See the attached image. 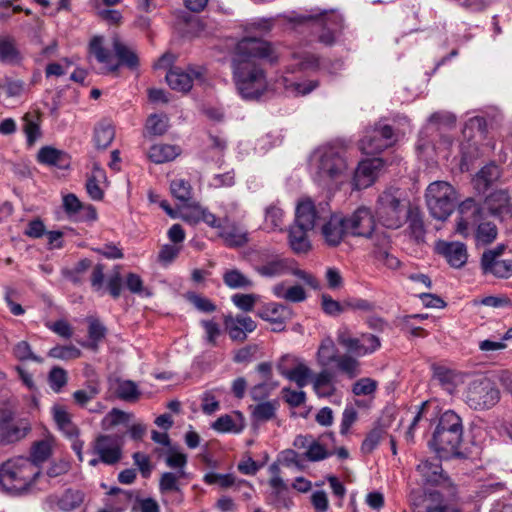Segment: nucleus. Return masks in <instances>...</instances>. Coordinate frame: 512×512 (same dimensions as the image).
Here are the masks:
<instances>
[{
    "label": "nucleus",
    "instance_id": "f257e3e1",
    "mask_svg": "<svg viewBox=\"0 0 512 512\" xmlns=\"http://www.w3.org/2000/svg\"><path fill=\"white\" fill-rule=\"evenodd\" d=\"M278 61L270 43L258 38H244L236 47L233 58V78L239 94L245 99L260 97L267 88L264 70L258 60Z\"/></svg>",
    "mask_w": 512,
    "mask_h": 512
},
{
    "label": "nucleus",
    "instance_id": "f03ea898",
    "mask_svg": "<svg viewBox=\"0 0 512 512\" xmlns=\"http://www.w3.org/2000/svg\"><path fill=\"white\" fill-rule=\"evenodd\" d=\"M455 232L464 238L474 237L477 246L488 245L497 237L496 226L489 221H482V209L472 198L459 205Z\"/></svg>",
    "mask_w": 512,
    "mask_h": 512
},
{
    "label": "nucleus",
    "instance_id": "7ed1b4c3",
    "mask_svg": "<svg viewBox=\"0 0 512 512\" xmlns=\"http://www.w3.org/2000/svg\"><path fill=\"white\" fill-rule=\"evenodd\" d=\"M463 440V426L461 418L453 411H445L439 418L429 446L439 458L460 455V446Z\"/></svg>",
    "mask_w": 512,
    "mask_h": 512
},
{
    "label": "nucleus",
    "instance_id": "20e7f679",
    "mask_svg": "<svg viewBox=\"0 0 512 512\" xmlns=\"http://www.w3.org/2000/svg\"><path fill=\"white\" fill-rule=\"evenodd\" d=\"M312 169L314 180L320 185L328 186L346 175L348 165L339 148L326 145L314 152Z\"/></svg>",
    "mask_w": 512,
    "mask_h": 512
},
{
    "label": "nucleus",
    "instance_id": "39448f33",
    "mask_svg": "<svg viewBox=\"0 0 512 512\" xmlns=\"http://www.w3.org/2000/svg\"><path fill=\"white\" fill-rule=\"evenodd\" d=\"M39 474V467L30 459H10L0 467V485L8 492L21 493L28 489Z\"/></svg>",
    "mask_w": 512,
    "mask_h": 512
},
{
    "label": "nucleus",
    "instance_id": "423d86ee",
    "mask_svg": "<svg viewBox=\"0 0 512 512\" xmlns=\"http://www.w3.org/2000/svg\"><path fill=\"white\" fill-rule=\"evenodd\" d=\"M409 207L399 189L389 188L378 196L375 215L383 226L398 229L406 222Z\"/></svg>",
    "mask_w": 512,
    "mask_h": 512
},
{
    "label": "nucleus",
    "instance_id": "0eeeda50",
    "mask_svg": "<svg viewBox=\"0 0 512 512\" xmlns=\"http://www.w3.org/2000/svg\"><path fill=\"white\" fill-rule=\"evenodd\" d=\"M103 42V37H93L89 44V51L96 57L98 62L106 66L108 71H116L120 64L126 65L131 69H134L138 66V57L136 53L130 47L125 45L119 39V37L115 36L112 41V46L116 56L119 59V63L114 62L113 55L103 46Z\"/></svg>",
    "mask_w": 512,
    "mask_h": 512
},
{
    "label": "nucleus",
    "instance_id": "6e6552de",
    "mask_svg": "<svg viewBox=\"0 0 512 512\" xmlns=\"http://www.w3.org/2000/svg\"><path fill=\"white\" fill-rule=\"evenodd\" d=\"M500 390L489 378L480 377L469 381L462 393L463 401L474 410L494 407L500 400Z\"/></svg>",
    "mask_w": 512,
    "mask_h": 512
},
{
    "label": "nucleus",
    "instance_id": "1a4fd4ad",
    "mask_svg": "<svg viewBox=\"0 0 512 512\" xmlns=\"http://www.w3.org/2000/svg\"><path fill=\"white\" fill-rule=\"evenodd\" d=\"M425 199L432 217L444 221L454 210L457 193L450 183L434 181L428 185Z\"/></svg>",
    "mask_w": 512,
    "mask_h": 512
},
{
    "label": "nucleus",
    "instance_id": "9d476101",
    "mask_svg": "<svg viewBox=\"0 0 512 512\" xmlns=\"http://www.w3.org/2000/svg\"><path fill=\"white\" fill-rule=\"evenodd\" d=\"M253 270L263 278H276L288 274L289 259L269 251H258L251 258Z\"/></svg>",
    "mask_w": 512,
    "mask_h": 512
},
{
    "label": "nucleus",
    "instance_id": "9b49d317",
    "mask_svg": "<svg viewBox=\"0 0 512 512\" xmlns=\"http://www.w3.org/2000/svg\"><path fill=\"white\" fill-rule=\"evenodd\" d=\"M336 339L338 344L357 356L372 354L381 347L379 337L370 333H363L360 337H353L347 327H341L337 331Z\"/></svg>",
    "mask_w": 512,
    "mask_h": 512
},
{
    "label": "nucleus",
    "instance_id": "f8f14e48",
    "mask_svg": "<svg viewBox=\"0 0 512 512\" xmlns=\"http://www.w3.org/2000/svg\"><path fill=\"white\" fill-rule=\"evenodd\" d=\"M329 211L327 204L316 205L312 199L302 198L295 208L294 223L306 229H314L327 219Z\"/></svg>",
    "mask_w": 512,
    "mask_h": 512
},
{
    "label": "nucleus",
    "instance_id": "ddd939ff",
    "mask_svg": "<svg viewBox=\"0 0 512 512\" xmlns=\"http://www.w3.org/2000/svg\"><path fill=\"white\" fill-rule=\"evenodd\" d=\"M396 134L389 125H376L366 131L359 142L360 150L368 155L382 152L396 142Z\"/></svg>",
    "mask_w": 512,
    "mask_h": 512
},
{
    "label": "nucleus",
    "instance_id": "4468645a",
    "mask_svg": "<svg viewBox=\"0 0 512 512\" xmlns=\"http://www.w3.org/2000/svg\"><path fill=\"white\" fill-rule=\"evenodd\" d=\"M92 453L100 457L101 463L116 464L122 458L121 438L116 435H99L92 444Z\"/></svg>",
    "mask_w": 512,
    "mask_h": 512
},
{
    "label": "nucleus",
    "instance_id": "2eb2a0df",
    "mask_svg": "<svg viewBox=\"0 0 512 512\" xmlns=\"http://www.w3.org/2000/svg\"><path fill=\"white\" fill-rule=\"evenodd\" d=\"M348 235L370 238L375 230V219L371 210L359 207L350 216L345 217Z\"/></svg>",
    "mask_w": 512,
    "mask_h": 512
},
{
    "label": "nucleus",
    "instance_id": "dca6fc26",
    "mask_svg": "<svg viewBox=\"0 0 512 512\" xmlns=\"http://www.w3.org/2000/svg\"><path fill=\"white\" fill-rule=\"evenodd\" d=\"M204 72L202 67H188L186 71L173 68L166 74V81L173 90L188 92L195 81L204 80Z\"/></svg>",
    "mask_w": 512,
    "mask_h": 512
},
{
    "label": "nucleus",
    "instance_id": "f3484780",
    "mask_svg": "<svg viewBox=\"0 0 512 512\" xmlns=\"http://www.w3.org/2000/svg\"><path fill=\"white\" fill-rule=\"evenodd\" d=\"M503 251L502 247L495 250L485 251L481 258V268L484 274H491L499 278L512 276V259L500 260L499 256Z\"/></svg>",
    "mask_w": 512,
    "mask_h": 512
},
{
    "label": "nucleus",
    "instance_id": "a211bd4d",
    "mask_svg": "<svg viewBox=\"0 0 512 512\" xmlns=\"http://www.w3.org/2000/svg\"><path fill=\"white\" fill-rule=\"evenodd\" d=\"M327 14L328 12L324 11L320 14L299 15L291 18V21L297 24H311L314 30L319 31L318 41L325 45H332L335 41V34L332 28L327 27L332 23Z\"/></svg>",
    "mask_w": 512,
    "mask_h": 512
},
{
    "label": "nucleus",
    "instance_id": "6ab92c4d",
    "mask_svg": "<svg viewBox=\"0 0 512 512\" xmlns=\"http://www.w3.org/2000/svg\"><path fill=\"white\" fill-rule=\"evenodd\" d=\"M321 235L328 246H338L348 235L345 217L329 212L327 219L321 223Z\"/></svg>",
    "mask_w": 512,
    "mask_h": 512
},
{
    "label": "nucleus",
    "instance_id": "aec40b11",
    "mask_svg": "<svg viewBox=\"0 0 512 512\" xmlns=\"http://www.w3.org/2000/svg\"><path fill=\"white\" fill-rule=\"evenodd\" d=\"M436 251L443 256L452 268H462L468 260L467 247L459 241H438Z\"/></svg>",
    "mask_w": 512,
    "mask_h": 512
},
{
    "label": "nucleus",
    "instance_id": "412c9836",
    "mask_svg": "<svg viewBox=\"0 0 512 512\" xmlns=\"http://www.w3.org/2000/svg\"><path fill=\"white\" fill-rule=\"evenodd\" d=\"M224 326L233 341L244 342L247 339V334L253 332L257 324L249 316L227 315L224 317Z\"/></svg>",
    "mask_w": 512,
    "mask_h": 512
},
{
    "label": "nucleus",
    "instance_id": "4be33fe9",
    "mask_svg": "<svg viewBox=\"0 0 512 512\" xmlns=\"http://www.w3.org/2000/svg\"><path fill=\"white\" fill-rule=\"evenodd\" d=\"M218 235L224 244L231 248L242 247L249 241L246 228L240 223L230 221L228 217L223 218Z\"/></svg>",
    "mask_w": 512,
    "mask_h": 512
},
{
    "label": "nucleus",
    "instance_id": "5701e85b",
    "mask_svg": "<svg viewBox=\"0 0 512 512\" xmlns=\"http://www.w3.org/2000/svg\"><path fill=\"white\" fill-rule=\"evenodd\" d=\"M293 446L298 450H304V457L317 462L330 456L328 450L311 435H298L293 441Z\"/></svg>",
    "mask_w": 512,
    "mask_h": 512
},
{
    "label": "nucleus",
    "instance_id": "b1692460",
    "mask_svg": "<svg viewBox=\"0 0 512 512\" xmlns=\"http://www.w3.org/2000/svg\"><path fill=\"white\" fill-rule=\"evenodd\" d=\"M381 167L382 160L379 158L368 159L360 162L353 177L355 188L364 189L371 186L374 183Z\"/></svg>",
    "mask_w": 512,
    "mask_h": 512
},
{
    "label": "nucleus",
    "instance_id": "393cba45",
    "mask_svg": "<svg viewBox=\"0 0 512 512\" xmlns=\"http://www.w3.org/2000/svg\"><path fill=\"white\" fill-rule=\"evenodd\" d=\"M84 494L80 490L67 489L61 494H53L47 497L46 502L52 509L64 512L73 511L81 506Z\"/></svg>",
    "mask_w": 512,
    "mask_h": 512
},
{
    "label": "nucleus",
    "instance_id": "a878e982",
    "mask_svg": "<svg viewBox=\"0 0 512 512\" xmlns=\"http://www.w3.org/2000/svg\"><path fill=\"white\" fill-rule=\"evenodd\" d=\"M51 415L58 430L67 438L73 439L79 435V429L72 420L68 408L61 404H54L51 407Z\"/></svg>",
    "mask_w": 512,
    "mask_h": 512
},
{
    "label": "nucleus",
    "instance_id": "bb28decb",
    "mask_svg": "<svg viewBox=\"0 0 512 512\" xmlns=\"http://www.w3.org/2000/svg\"><path fill=\"white\" fill-rule=\"evenodd\" d=\"M259 316L274 325V331L284 330L285 323L290 319L291 311L283 304L268 303L260 311Z\"/></svg>",
    "mask_w": 512,
    "mask_h": 512
},
{
    "label": "nucleus",
    "instance_id": "cd10ccee",
    "mask_svg": "<svg viewBox=\"0 0 512 512\" xmlns=\"http://www.w3.org/2000/svg\"><path fill=\"white\" fill-rule=\"evenodd\" d=\"M23 132L26 136V143L28 147L35 145L36 141L42 136L41 132V114L39 111L34 110L27 112L22 117Z\"/></svg>",
    "mask_w": 512,
    "mask_h": 512
},
{
    "label": "nucleus",
    "instance_id": "c85d7f7f",
    "mask_svg": "<svg viewBox=\"0 0 512 512\" xmlns=\"http://www.w3.org/2000/svg\"><path fill=\"white\" fill-rule=\"evenodd\" d=\"M306 229L294 223L288 230V243L295 254H306L311 250V242Z\"/></svg>",
    "mask_w": 512,
    "mask_h": 512
},
{
    "label": "nucleus",
    "instance_id": "c756f323",
    "mask_svg": "<svg viewBox=\"0 0 512 512\" xmlns=\"http://www.w3.org/2000/svg\"><path fill=\"white\" fill-rule=\"evenodd\" d=\"M417 471L427 484L438 485L446 480L441 462L437 458L421 461L417 466Z\"/></svg>",
    "mask_w": 512,
    "mask_h": 512
},
{
    "label": "nucleus",
    "instance_id": "7c9ffc66",
    "mask_svg": "<svg viewBox=\"0 0 512 512\" xmlns=\"http://www.w3.org/2000/svg\"><path fill=\"white\" fill-rule=\"evenodd\" d=\"M270 471L272 473V477L269 481V484L272 487L276 496V499L274 501L275 506L277 508H289L292 504V501L285 496L287 492V485L280 477L279 466L277 464H272L270 466Z\"/></svg>",
    "mask_w": 512,
    "mask_h": 512
},
{
    "label": "nucleus",
    "instance_id": "2f4dec72",
    "mask_svg": "<svg viewBox=\"0 0 512 512\" xmlns=\"http://www.w3.org/2000/svg\"><path fill=\"white\" fill-rule=\"evenodd\" d=\"M312 384L315 393L319 397H330L336 391L334 374L326 368H323L314 376Z\"/></svg>",
    "mask_w": 512,
    "mask_h": 512
},
{
    "label": "nucleus",
    "instance_id": "473e14b6",
    "mask_svg": "<svg viewBox=\"0 0 512 512\" xmlns=\"http://www.w3.org/2000/svg\"><path fill=\"white\" fill-rule=\"evenodd\" d=\"M320 61L317 56L309 52H299L292 55V63L288 66L287 71L295 73L297 71L317 70Z\"/></svg>",
    "mask_w": 512,
    "mask_h": 512
},
{
    "label": "nucleus",
    "instance_id": "72a5a7b5",
    "mask_svg": "<svg viewBox=\"0 0 512 512\" xmlns=\"http://www.w3.org/2000/svg\"><path fill=\"white\" fill-rule=\"evenodd\" d=\"M338 350L336 348V345L331 337L324 338L317 350L316 353V361L317 364L322 367L326 368L332 364L336 363L338 358L340 356L337 355Z\"/></svg>",
    "mask_w": 512,
    "mask_h": 512
},
{
    "label": "nucleus",
    "instance_id": "f704fd0d",
    "mask_svg": "<svg viewBox=\"0 0 512 512\" xmlns=\"http://www.w3.org/2000/svg\"><path fill=\"white\" fill-rule=\"evenodd\" d=\"M272 293L276 298L284 299L292 303L303 302L307 298L306 292L302 286L294 285L286 288L284 282L275 284L272 287Z\"/></svg>",
    "mask_w": 512,
    "mask_h": 512
},
{
    "label": "nucleus",
    "instance_id": "c9c22d12",
    "mask_svg": "<svg viewBox=\"0 0 512 512\" xmlns=\"http://www.w3.org/2000/svg\"><path fill=\"white\" fill-rule=\"evenodd\" d=\"M180 153L179 147L169 144H155L148 152L150 160L160 164L174 160Z\"/></svg>",
    "mask_w": 512,
    "mask_h": 512
},
{
    "label": "nucleus",
    "instance_id": "e433bc0d",
    "mask_svg": "<svg viewBox=\"0 0 512 512\" xmlns=\"http://www.w3.org/2000/svg\"><path fill=\"white\" fill-rule=\"evenodd\" d=\"M1 441L5 443L16 442L26 436L30 427L26 422L2 423L0 422Z\"/></svg>",
    "mask_w": 512,
    "mask_h": 512
},
{
    "label": "nucleus",
    "instance_id": "4c0bfd02",
    "mask_svg": "<svg viewBox=\"0 0 512 512\" xmlns=\"http://www.w3.org/2000/svg\"><path fill=\"white\" fill-rule=\"evenodd\" d=\"M500 177V169L495 164L483 167L474 178L475 187L479 191H485Z\"/></svg>",
    "mask_w": 512,
    "mask_h": 512
},
{
    "label": "nucleus",
    "instance_id": "58836bf2",
    "mask_svg": "<svg viewBox=\"0 0 512 512\" xmlns=\"http://www.w3.org/2000/svg\"><path fill=\"white\" fill-rule=\"evenodd\" d=\"M276 400L260 402L255 406H251L252 418L258 422H266L273 419L278 409Z\"/></svg>",
    "mask_w": 512,
    "mask_h": 512
},
{
    "label": "nucleus",
    "instance_id": "ea45409f",
    "mask_svg": "<svg viewBox=\"0 0 512 512\" xmlns=\"http://www.w3.org/2000/svg\"><path fill=\"white\" fill-rule=\"evenodd\" d=\"M115 393L119 399L127 402H135L141 395L137 384L131 380H117Z\"/></svg>",
    "mask_w": 512,
    "mask_h": 512
},
{
    "label": "nucleus",
    "instance_id": "a19ab883",
    "mask_svg": "<svg viewBox=\"0 0 512 512\" xmlns=\"http://www.w3.org/2000/svg\"><path fill=\"white\" fill-rule=\"evenodd\" d=\"M224 284L231 289L249 288L253 281L238 269H229L223 274Z\"/></svg>",
    "mask_w": 512,
    "mask_h": 512
},
{
    "label": "nucleus",
    "instance_id": "79ce46f5",
    "mask_svg": "<svg viewBox=\"0 0 512 512\" xmlns=\"http://www.w3.org/2000/svg\"><path fill=\"white\" fill-rule=\"evenodd\" d=\"M115 137V130L109 123H100L94 130V143L99 149L107 148Z\"/></svg>",
    "mask_w": 512,
    "mask_h": 512
},
{
    "label": "nucleus",
    "instance_id": "37998d69",
    "mask_svg": "<svg viewBox=\"0 0 512 512\" xmlns=\"http://www.w3.org/2000/svg\"><path fill=\"white\" fill-rule=\"evenodd\" d=\"M184 470L177 472H164L159 480V490L161 493L179 492V479L185 477Z\"/></svg>",
    "mask_w": 512,
    "mask_h": 512
},
{
    "label": "nucleus",
    "instance_id": "c03bdc74",
    "mask_svg": "<svg viewBox=\"0 0 512 512\" xmlns=\"http://www.w3.org/2000/svg\"><path fill=\"white\" fill-rule=\"evenodd\" d=\"M170 190L173 197L182 205H187L192 199V187L190 183L184 179H175L171 181Z\"/></svg>",
    "mask_w": 512,
    "mask_h": 512
},
{
    "label": "nucleus",
    "instance_id": "a18cd8bd",
    "mask_svg": "<svg viewBox=\"0 0 512 512\" xmlns=\"http://www.w3.org/2000/svg\"><path fill=\"white\" fill-rule=\"evenodd\" d=\"M433 381L440 385L443 389L451 392L455 385V374L452 370L433 365Z\"/></svg>",
    "mask_w": 512,
    "mask_h": 512
},
{
    "label": "nucleus",
    "instance_id": "49530a36",
    "mask_svg": "<svg viewBox=\"0 0 512 512\" xmlns=\"http://www.w3.org/2000/svg\"><path fill=\"white\" fill-rule=\"evenodd\" d=\"M264 223L270 231H281L284 223V211L276 204L268 206L265 210Z\"/></svg>",
    "mask_w": 512,
    "mask_h": 512
},
{
    "label": "nucleus",
    "instance_id": "de8ad7c7",
    "mask_svg": "<svg viewBox=\"0 0 512 512\" xmlns=\"http://www.w3.org/2000/svg\"><path fill=\"white\" fill-rule=\"evenodd\" d=\"M487 204L493 214L508 213L510 211V201L507 192L498 191L487 198Z\"/></svg>",
    "mask_w": 512,
    "mask_h": 512
},
{
    "label": "nucleus",
    "instance_id": "09e8293b",
    "mask_svg": "<svg viewBox=\"0 0 512 512\" xmlns=\"http://www.w3.org/2000/svg\"><path fill=\"white\" fill-rule=\"evenodd\" d=\"M319 86L317 80H306L303 82H293L284 78V87L286 91L294 96H305L314 91Z\"/></svg>",
    "mask_w": 512,
    "mask_h": 512
},
{
    "label": "nucleus",
    "instance_id": "8fccbe9b",
    "mask_svg": "<svg viewBox=\"0 0 512 512\" xmlns=\"http://www.w3.org/2000/svg\"><path fill=\"white\" fill-rule=\"evenodd\" d=\"M337 368L348 378L353 379L361 373L360 362L347 354L340 356L336 362Z\"/></svg>",
    "mask_w": 512,
    "mask_h": 512
},
{
    "label": "nucleus",
    "instance_id": "3c124183",
    "mask_svg": "<svg viewBox=\"0 0 512 512\" xmlns=\"http://www.w3.org/2000/svg\"><path fill=\"white\" fill-rule=\"evenodd\" d=\"M22 56L14 43L9 40L0 41V61L10 65L19 64Z\"/></svg>",
    "mask_w": 512,
    "mask_h": 512
},
{
    "label": "nucleus",
    "instance_id": "603ef678",
    "mask_svg": "<svg viewBox=\"0 0 512 512\" xmlns=\"http://www.w3.org/2000/svg\"><path fill=\"white\" fill-rule=\"evenodd\" d=\"M81 354V350L74 345H57L48 352L49 357L63 361L78 359Z\"/></svg>",
    "mask_w": 512,
    "mask_h": 512
},
{
    "label": "nucleus",
    "instance_id": "864d4df0",
    "mask_svg": "<svg viewBox=\"0 0 512 512\" xmlns=\"http://www.w3.org/2000/svg\"><path fill=\"white\" fill-rule=\"evenodd\" d=\"M311 377V369L306 365L304 360H301L285 378L295 382L299 388H303L308 384V381Z\"/></svg>",
    "mask_w": 512,
    "mask_h": 512
},
{
    "label": "nucleus",
    "instance_id": "5fc2aeb1",
    "mask_svg": "<svg viewBox=\"0 0 512 512\" xmlns=\"http://www.w3.org/2000/svg\"><path fill=\"white\" fill-rule=\"evenodd\" d=\"M104 176V171L100 167L95 166L92 177L86 182V191L93 200L100 201L103 199L104 192L98 182L101 178H104Z\"/></svg>",
    "mask_w": 512,
    "mask_h": 512
},
{
    "label": "nucleus",
    "instance_id": "6e6d98bb",
    "mask_svg": "<svg viewBox=\"0 0 512 512\" xmlns=\"http://www.w3.org/2000/svg\"><path fill=\"white\" fill-rule=\"evenodd\" d=\"M65 154L54 147H42L37 154V161L41 164L58 166Z\"/></svg>",
    "mask_w": 512,
    "mask_h": 512
},
{
    "label": "nucleus",
    "instance_id": "4d7b16f0",
    "mask_svg": "<svg viewBox=\"0 0 512 512\" xmlns=\"http://www.w3.org/2000/svg\"><path fill=\"white\" fill-rule=\"evenodd\" d=\"M100 393V386L98 383L90 382L85 388L76 390L72 397L76 404L84 407L89 401L94 399Z\"/></svg>",
    "mask_w": 512,
    "mask_h": 512
},
{
    "label": "nucleus",
    "instance_id": "13d9d810",
    "mask_svg": "<svg viewBox=\"0 0 512 512\" xmlns=\"http://www.w3.org/2000/svg\"><path fill=\"white\" fill-rule=\"evenodd\" d=\"M48 383L53 392L60 393L68 383L66 370L59 366L53 367L48 374Z\"/></svg>",
    "mask_w": 512,
    "mask_h": 512
},
{
    "label": "nucleus",
    "instance_id": "bf43d9fd",
    "mask_svg": "<svg viewBox=\"0 0 512 512\" xmlns=\"http://www.w3.org/2000/svg\"><path fill=\"white\" fill-rule=\"evenodd\" d=\"M133 417L132 414L126 413L117 408H113L103 419H102V428L110 429L120 423H125L130 421Z\"/></svg>",
    "mask_w": 512,
    "mask_h": 512
},
{
    "label": "nucleus",
    "instance_id": "052dcab7",
    "mask_svg": "<svg viewBox=\"0 0 512 512\" xmlns=\"http://www.w3.org/2000/svg\"><path fill=\"white\" fill-rule=\"evenodd\" d=\"M2 87L5 90L7 97L19 98L27 91L28 86L21 79L6 77Z\"/></svg>",
    "mask_w": 512,
    "mask_h": 512
},
{
    "label": "nucleus",
    "instance_id": "680f3d73",
    "mask_svg": "<svg viewBox=\"0 0 512 512\" xmlns=\"http://www.w3.org/2000/svg\"><path fill=\"white\" fill-rule=\"evenodd\" d=\"M168 128V118L165 115L152 114L146 122V129L152 135H163Z\"/></svg>",
    "mask_w": 512,
    "mask_h": 512
},
{
    "label": "nucleus",
    "instance_id": "e2e57ef3",
    "mask_svg": "<svg viewBox=\"0 0 512 512\" xmlns=\"http://www.w3.org/2000/svg\"><path fill=\"white\" fill-rule=\"evenodd\" d=\"M378 387L376 380L364 377L357 380L352 387V392L356 396H369L375 393Z\"/></svg>",
    "mask_w": 512,
    "mask_h": 512
},
{
    "label": "nucleus",
    "instance_id": "0e129e2a",
    "mask_svg": "<svg viewBox=\"0 0 512 512\" xmlns=\"http://www.w3.org/2000/svg\"><path fill=\"white\" fill-rule=\"evenodd\" d=\"M90 266V260L82 259L74 268L63 270V276L75 284H80L82 282V275L90 268Z\"/></svg>",
    "mask_w": 512,
    "mask_h": 512
},
{
    "label": "nucleus",
    "instance_id": "69168bd1",
    "mask_svg": "<svg viewBox=\"0 0 512 512\" xmlns=\"http://www.w3.org/2000/svg\"><path fill=\"white\" fill-rule=\"evenodd\" d=\"M14 356L21 361L32 360L42 363L43 359L32 352L31 346L26 341L18 342L13 349Z\"/></svg>",
    "mask_w": 512,
    "mask_h": 512
},
{
    "label": "nucleus",
    "instance_id": "338daca9",
    "mask_svg": "<svg viewBox=\"0 0 512 512\" xmlns=\"http://www.w3.org/2000/svg\"><path fill=\"white\" fill-rule=\"evenodd\" d=\"M321 305L323 311L330 316H338L346 311L345 301L341 304L328 294L322 295Z\"/></svg>",
    "mask_w": 512,
    "mask_h": 512
},
{
    "label": "nucleus",
    "instance_id": "774afa93",
    "mask_svg": "<svg viewBox=\"0 0 512 512\" xmlns=\"http://www.w3.org/2000/svg\"><path fill=\"white\" fill-rule=\"evenodd\" d=\"M233 304L244 312H251L258 300L256 294H234L231 297Z\"/></svg>",
    "mask_w": 512,
    "mask_h": 512
}]
</instances>
